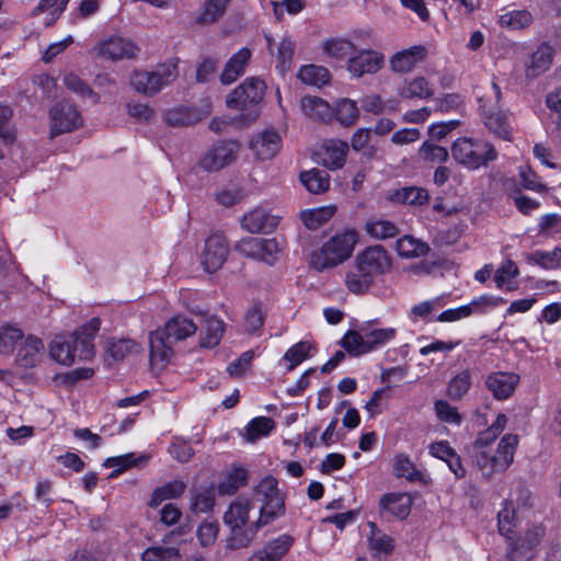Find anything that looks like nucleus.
<instances>
[{
  "mask_svg": "<svg viewBox=\"0 0 561 561\" xmlns=\"http://www.w3.org/2000/svg\"><path fill=\"white\" fill-rule=\"evenodd\" d=\"M44 343L34 335L25 339L16 354V363L24 368H33L38 365L43 358Z\"/></svg>",
  "mask_w": 561,
  "mask_h": 561,
  "instance_id": "b1692460",
  "label": "nucleus"
},
{
  "mask_svg": "<svg viewBox=\"0 0 561 561\" xmlns=\"http://www.w3.org/2000/svg\"><path fill=\"white\" fill-rule=\"evenodd\" d=\"M355 264L371 278L383 275L390 270L391 259L381 245H371L357 254Z\"/></svg>",
  "mask_w": 561,
  "mask_h": 561,
  "instance_id": "ddd939ff",
  "label": "nucleus"
},
{
  "mask_svg": "<svg viewBox=\"0 0 561 561\" xmlns=\"http://www.w3.org/2000/svg\"><path fill=\"white\" fill-rule=\"evenodd\" d=\"M239 148L237 141H219L205 153L199 165L208 172H217L237 159Z\"/></svg>",
  "mask_w": 561,
  "mask_h": 561,
  "instance_id": "4468645a",
  "label": "nucleus"
},
{
  "mask_svg": "<svg viewBox=\"0 0 561 561\" xmlns=\"http://www.w3.org/2000/svg\"><path fill=\"white\" fill-rule=\"evenodd\" d=\"M180 557L179 549L174 547H150L142 554V561H172Z\"/></svg>",
  "mask_w": 561,
  "mask_h": 561,
  "instance_id": "864d4df0",
  "label": "nucleus"
},
{
  "mask_svg": "<svg viewBox=\"0 0 561 561\" xmlns=\"http://www.w3.org/2000/svg\"><path fill=\"white\" fill-rule=\"evenodd\" d=\"M253 358V351L242 353L234 362L228 365V374L232 377H242L250 369Z\"/></svg>",
  "mask_w": 561,
  "mask_h": 561,
  "instance_id": "69168bd1",
  "label": "nucleus"
},
{
  "mask_svg": "<svg viewBox=\"0 0 561 561\" xmlns=\"http://www.w3.org/2000/svg\"><path fill=\"white\" fill-rule=\"evenodd\" d=\"M253 496L260 503L259 513H261L268 523L285 514V502L278 488V481L266 476L253 489Z\"/></svg>",
  "mask_w": 561,
  "mask_h": 561,
  "instance_id": "9d476101",
  "label": "nucleus"
},
{
  "mask_svg": "<svg viewBox=\"0 0 561 561\" xmlns=\"http://www.w3.org/2000/svg\"><path fill=\"white\" fill-rule=\"evenodd\" d=\"M519 375L512 371H493L485 377L484 386L496 400H506L519 383Z\"/></svg>",
  "mask_w": 561,
  "mask_h": 561,
  "instance_id": "f3484780",
  "label": "nucleus"
},
{
  "mask_svg": "<svg viewBox=\"0 0 561 561\" xmlns=\"http://www.w3.org/2000/svg\"><path fill=\"white\" fill-rule=\"evenodd\" d=\"M393 474L397 478H404L410 482L423 481V473L415 467L409 456L398 454L393 458Z\"/></svg>",
  "mask_w": 561,
  "mask_h": 561,
  "instance_id": "c756f323",
  "label": "nucleus"
},
{
  "mask_svg": "<svg viewBox=\"0 0 561 561\" xmlns=\"http://www.w3.org/2000/svg\"><path fill=\"white\" fill-rule=\"evenodd\" d=\"M533 22V15L527 10H513L504 12L499 18L502 27L517 31L528 27Z\"/></svg>",
  "mask_w": 561,
  "mask_h": 561,
  "instance_id": "c9c22d12",
  "label": "nucleus"
},
{
  "mask_svg": "<svg viewBox=\"0 0 561 561\" xmlns=\"http://www.w3.org/2000/svg\"><path fill=\"white\" fill-rule=\"evenodd\" d=\"M224 322L216 317H207L201 329V346L213 348L217 346L224 335Z\"/></svg>",
  "mask_w": 561,
  "mask_h": 561,
  "instance_id": "bb28decb",
  "label": "nucleus"
},
{
  "mask_svg": "<svg viewBox=\"0 0 561 561\" xmlns=\"http://www.w3.org/2000/svg\"><path fill=\"white\" fill-rule=\"evenodd\" d=\"M357 242V234L353 230H346L329 239L320 249L311 255L310 265L321 272L332 268L347 260Z\"/></svg>",
  "mask_w": 561,
  "mask_h": 561,
  "instance_id": "423d86ee",
  "label": "nucleus"
},
{
  "mask_svg": "<svg viewBox=\"0 0 561 561\" xmlns=\"http://www.w3.org/2000/svg\"><path fill=\"white\" fill-rule=\"evenodd\" d=\"M358 118V108L356 102L350 99H343L336 105V119L344 126L353 125Z\"/></svg>",
  "mask_w": 561,
  "mask_h": 561,
  "instance_id": "8fccbe9b",
  "label": "nucleus"
},
{
  "mask_svg": "<svg viewBox=\"0 0 561 561\" xmlns=\"http://www.w3.org/2000/svg\"><path fill=\"white\" fill-rule=\"evenodd\" d=\"M295 44L290 38H283L277 49V69L280 73H285L290 68V61L294 56Z\"/></svg>",
  "mask_w": 561,
  "mask_h": 561,
  "instance_id": "13d9d810",
  "label": "nucleus"
},
{
  "mask_svg": "<svg viewBox=\"0 0 561 561\" xmlns=\"http://www.w3.org/2000/svg\"><path fill=\"white\" fill-rule=\"evenodd\" d=\"M265 90L263 80L255 77L248 78L227 95L226 105L242 112V118L254 121L259 116L257 106L264 98Z\"/></svg>",
  "mask_w": 561,
  "mask_h": 561,
  "instance_id": "0eeeda50",
  "label": "nucleus"
},
{
  "mask_svg": "<svg viewBox=\"0 0 561 561\" xmlns=\"http://www.w3.org/2000/svg\"><path fill=\"white\" fill-rule=\"evenodd\" d=\"M529 260L545 268H556L561 262V249L554 248L552 251H535L529 255Z\"/></svg>",
  "mask_w": 561,
  "mask_h": 561,
  "instance_id": "5fc2aeb1",
  "label": "nucleus"
},
{
  "mask_svg": "<svg viewBox=\"0 0 561 561\" xmlns=\"http://www.w3.org/2000/svg\"><path fill=\"white\" fill-rule=\"evenodd\" d=\"M348 144L340 139H327L318 152L320 163L330 170H339L345 164Z\"/></svg>",
  "mask_w": 561,
  "mask_h": 561,
  "instance_id": "6ab92c4d",
  "label": "nucleus"
},
{
  "mask_svg": "<svg viewBox=\"0 0 561 561\" xmlns=\"http://www.w3.org/2000/svg\"><path fill=\"white\" fill-rule=\"evenodd\" d=\"M375 279L367 273L363 272L356 264L354 268L347 272L345 276V285L347 289L356 295L365 294L373 286Z\"/></svg>",
  "mask_w": 561,
  "mask_h": 561,
  "instance_id": "7c9ffc66",
  "label": "nucleus"
},
{
  "mask_svg": "<svg viewBox=\"0 0 561 561\" xmlns=\"http://www.w3.org/2000/svg\"><path fill=\"white\" fill-rule=\"evenodd\" d=\"M399 94L405 99H428L433 95V90L424 77H416L405 82L400 88Z\"/></svg>",
  "mask_w": 561,
  "mask_h": 561,
  "instance_id": "4c0bfd02",
  "label": "nucleus"
},
{
  "mask_svg": "<svg viewBox=\"0 0 561 561\" xmlns=\"http://www.w3.org/2000/svg\"><path fill=\"white\" fill-rule=\"evenodd\" d=\"M427 49L423 45L412 46L398 51L390 60L391 69L396 72H409L426 57Z\"/></svg>",
  "mask_w": 561,
  "mask_h": 561,
  "instance_id": "393cba45",
  "label": "nucleus"
},
{
  "mask_svg": "<svg viewBox=\"0 0 561 561\" xmlns=\"http://www.w3.org/2000/svg\"><path fill=\"white\" fill-rule=\"evenodd\" d=\"M423 160L428 162H445L448 159V151L445 147L431 141H425L420 148Z\"/></svg>",
  "mask_w": 561,
  "mask_h": 561,
  "instance_id": "bf43d9fd",
  "label": "nucleus"
},
{
  "mask_svg": "<svg viewBox=\"0 0 561 561\" xmlns=\"http://www.w3.org/2000/svg\"><path fill=\"white\" fill-rule=\"evenodd\" d=\"M394 199L412 206H421L427 203L428 193L422 187H403L394 194Z\"/></svg>",
  "mask_w": 561,
  "mask_h": 561,
  "instance_id": "de8ad7c7",
  "label": "nucleus"
},
{
  "mask_svg": "<svg viewBox=\"0 0 561 561\" xmlns=\"http://www.w3.org/2000/svg\"><path fill=\"white\" fill-rule=\"evenodd\" d=\"M178 77L176 65L163 64L153 71H135L130 79L133 88L146 95H154Z\"/></svg>",
  "mask_w": 561,
  "mask_h": 561,
  "instance_id": "9b49d317",
  "label": "nucleus"
},
{
  "mask_svg": "<svg viewBox=\"0 0 561 561\" xmlns=\"http://www.w3.org/2000/svg\"><path fill=\"white\" fill-rule=\"evenodd\" d=\"M454 159L468 169L476 170L486 165L497 157V151L488 141L472 138H458L451 147Z\"/></svg>",
  "mask_w": 561,
  "mask_h": 561,
  "instance_id": "1a4fd4ad",
  "label": "nucleus"
},
{
  "mask_svg": "<svg viewBox=\"0 0 561 561\" xmlns=\"http://www.w3.org/2000/svg\"><path fill=\"white\" fill-rule=\"evenodd\" d=\"M219 524L216 520H206L197 529V537L202 546H211L218 536Z\"/></svg>",
  "mask_w": 561,
  "mask_h": 561,
  "instance_id": "0e129e2a",
  "label": "nucleus"
},
{
  "mask_svg": "<svg viewBox=\"0 0 561 561\" xmlns=\"http://www.w3.org/2000/svg\"><path fill=\"white\" fill-rule=\"evenodd\" d=\"M253 502L245 496L236 497L227 507L222 522L229 529L225 548L228 551L247 549L254 541L259 530L270 523L261 513L256 519H251Z\"/></svg>",
  "mask_w": 561,
  "mask_h": 561,
  "instance_id": "f257e3e1",
  "label": "nucleus"
},
{
  "mask_svg": "<svg viewBox=\"0 0 561 561\" xmlns=\"http://www.w3.org/2000/svg\"><path fill=\"white\" fill-rule=\"evenodd\" d=\"M229 247L226 238L220 233H214L205 240L201 254V263L208 273L218 271L227 260Z\"/></svg>",
  "mask_w": 561,
  "mask_h": 561,
  "instance_id": "2eb2a0df",
  "label": "nucleus"
},
{
  "mask_svg": "<svg viewBox=\"0 0 561 561\" xmlns=\"http://www.w3.org/2000/svg\"><path fill=\"white\" fill-rule=\"evenodd\" d=\"M248 482V471L244 468L237 467L230 470L218 485L220 494L231 495L234 494L241 486Z\"/></svg>",
  "mask_w": 561,
  "mask_h": 561,
  "instance_id": "a19ab883",
  "label": "nucleus"
},
{
  "mask_svg": "<svg viewBox=\"0 0 561 561\" xmlns=\"http://www.w3.org/2000/svg\"><path fill=\"white\" fill-rule=\"evenodd\" d=\"M107 351L114 359L121 360L128 354L139 352V345L135 341L122 339L111 342Z\"/></svg>",
  "mask_w": 561,
  "mask_h": 561,
  "instance_id": "4d7b16f0",
  "label": "nucleus"
},
{
  "mask_svg": "<svg viewBox=\"0 0 561 561\" xmlns=\"http://www.w3.org/2000/svg\"><path fill=\"white\" fill-rule=\"evenodd\" d=\"M552 62V50L549 45H540L530 56V60L526 66V76L536 78L546 72Z\"/></svg>",
  "mask_w": 561,
  "mask_h": 561,
  "instance_id": "a878e982",
  "label": "nucleus"
},
{
  "mask_svg": "<svg viewBox=\"0 0 561 561\" xmlns=\"http://www.w3.org/2000/svg\"><path fill=\"white\" fill-rule=\"evenodd\" d=\"M282 147V139L275 130H264L250 141V148L261 160L274 158Z\"/></svg>",
  "mask_w": 561,
  "mask_h": 561,
  "instance_id": "412c9836",
  "label": "nucleus"
},
{
  "mask_svg": "<svg viewBox=\"0 0 561 561\" xmlns=\"http://www.w3.org/2000/svg\"><path fill=\"white\" fill-rule=\"evenodd\" d=\"M229 0H206L196 22L209 25L217 22L226 12Z\"/></svg>",
  "mask_w": 561,
  "mask_h": 561,
  "instance_id": "72a5a7b5",
  "label": "nucleus"
},
{
  "mask_svg": "<svg viewBox=\"0 0 561 561\" xmlns=\"http://www.w3.org/2000/svg\"><path fill=\"white\" fill-rule=\"evenodd\" d=\"M305 187L313 194L325 192L330 186V176L327 171L312 169L300 174Z\"/></svg>",
  "mask_w": 561,
  "mask_h": 561,
  "instance_id": "c85d7f7f",
  "label": "nucleus"
},
{
  "mask_svg": "<svg viewBox=\"0 0 561 561\" xmlns=\"http://www.w3.org/2000/svg\"><path fill=\"white\" fill-rule=\"evenodd\" d=\"M520 185L530 191L541 192L546 188L545 184L539 180L538 175L528 165L518 168Z\"/></svg>",
  "mask_w": 561,
  "mask_h": 561,
  "instance_id": "e2e57ef3",
  "label": "nucleus"
},
{
  "mask_svg": "<svg viewBox=\"0 0 561 561\" xmlns=\"http://www.w3.org/2000/svg\"><path fill=\"white\" fill-rule=\"evenodd\" d=\"M517 444L516 435L506 434L500 440L495 453H491L490 448L473 450V461L486 477L494 472H503L512 463Z\"/></svg>",
  "mask_w": 561,
  "mask_h": 561,
  "instance_id": "6e6552de",
  "label": "nucleus"
},
{
  "mask_svg": "<svg viewBox=\"0 0 561 561\" xmlns=\"http://www.w3.org/2000/svg\"><path fill=\"white\" fill-rule=\"evenodd\" d=\"M298 78L310 85H322L330 81V72L322 66L307 65L300 68Z\"/></svg>",
  "mask_w": 561,
  "mask_h": 561,
  "instance_id": "37998d69",
  "label": "nucleus"
},
{
  "mask_svg": "<svg viewBox=\"0 0 561 561\" xmlns=\"http://www.w3.org/2000/svg\"><path fill=\"white\" fill-rule=\"evenodd\" d=\"M101 321L92 318L72 334L57 335L49 344V356L64 366H71L79 360H90L94 356L93 340L100 331Z\"/></svg>",
  "mask_w": 561,
  "mask_h": 561,
  "instance_id": "f03ea898",
  "label": "nucleus"
},
{
  "mask_svg": "<svg viewBox=\"0 0 561 561\" xmlns=\"http://www.w3.org/2000/svg\"><path fill=\"white\" fill-rule=\"evenodd\" d=\"M365 230L371 238L377 240L394 238L400 232L396 224L386 219L368 221L365 226Z\"/></svg>",
  "mask_w": 561,
  "mask_h": 561,
  "instance_id": "ea45409f",
  "label": "nucleus"
},
{
  "mask_svg": "<svg viewBox=\"0 0 561 561\" xmlns=\"http://www.w3.org/2000/svg\"><path fill=\"white\" fill-rule=\"evenodd\" d=\"M94 49L98 56L112 60L133 58L139 51V47L133 41L122 36H111L101 42Z\"/></svg>",
  "mask_w": 561,
  "mask_h": 561,
  "instance_id": "dca6fc26",
  "label": "nucleus"
},
{
  "mask_svg": "<svg viewBox=\"0 0 561 561\" xmlns=\"http://www.w3.org/2000/svg\"><path fill=\"white\" fill-rule=\"evenodd\" d=\"M471 374L468 369L460 371L448 383L447 394L453 400L461 399L470 389Z\"/></svg>",
  "mask_w": 561,
  "mask_h": 561,
  "instance_id": "a18cd8bd",
  "label": "nucleus"
},
{
  "mask_svg": "<svg viewBox=\"0 0 561 561\" xmlns=\"http://www.w3.org/2000/svg\"><path fill=\"white\" fill-rule=\"evenodd\" d=\"M396 250L401 257L414 259L426 255L430 251V245L426 242L407 234L397 241Z\"/></svg>",
  "mask_w": 561,
  "mask_h": 561,
  "instance_id": "cd10ccee",
  "label": "nucleus"
},
{
  "mask_svg": "<svg viewBox=\"0 0 561 561\" xmlns=\"http://www.w3.org/2000/svg\"><path fill=\"white\" fill-rule=\"evenodd\" d=\"M322 48L328 56L336 59H344L356 50L355 45L351 41L342 37H333L324 41Z\"/></svg>",
  "mask_w": 561,
  "mask_h": 561,
  "instance_id": "e433bc0d",
  "label": "nucleus"
},
{
  "mask_svg": "<svg viewBox=\"0 0 561 561\" xmlns=\"http://www.w3.org/2000/svg\"><path fill=\"white\" fill-rule=\"evenodd\" d=\"M197 325L184 316H174L162 328L150 333V362L163 368L173 355V344L195 334Z\"/></svg>",
  "mask_w": 561,
  "mask_h": 561,
  "instance_id": "7ed1b4c3",
  "label": "nucleus"
},
{
  "mask_svg": "<svg viewBox=\"0 0 561 561\" xmlns=\"http://www.w3.org/2000/svg\"><path fill=\"white\" fill-rule=\"evenodd\" d=\"M369 526L371 528V534L368 538L369 548L376 556H387L392 552L394 548V541L393 539L377 529L376 525L374 523H369Z\"/></svg>",
  "mask_w": 561,
  "mask_h": 561,
  "instance_id": "79ce46f5",
  "label": "nucleus"
},
{
  "mask_svg": "<svg viewBox=\"0 0 561 561\" xmlns=\"http://www.w3.org/2000/svg\"><path fill=\"white\" fill-rule=\"evenodd\" d=\"M49 137L53 139L59 135L71 133L83 124L82 116L77 106L68 101H59L48 111Z\"/></svg>",
  "mask_w": 561,
  "mask_h": 561,
  "instance_id": "f8f14e48",
  "label": "nucleus"
},
{
  "mask_svg": "<svg viewBox=\"0 0 561 561\" xmlns=\"http://www.w3.org/2000/svg\"><path fill=\"white\" fill-rule=\"evenodd\" d=\"M304 114L312 119H325L332 114L330 105L318 96H305L300 102Z\"/></svg>",
  "mask_w": 561,
  "mask_h": 561,
  "instance_id": "2f4dec72",
  "label": "nucleus"
},
{
  "mask_svg": "<svg viewBox=\"0 0 561 561\" xmlns=\"http://www.w3.org/2000/svg\"><path fill=\"white\" fill-rule=\"evenodd\" d=\"M255 260L273 265L279 257L282 249L276 239H261L260 250Z\"/></svg>",
  "mask_w": 561,
  "mask_h": 561,
  "instance_id": "603ef678",
  "label": "nucleus"
},
{
  "mask_svg": "<svg viewBox=\"0 0 561 561\" xmlns=\"http://www.w3.org/2000/svg\"><path fill=\"white\" fill-rule=\"evenodd\" d=\"M251 57L252 51L247 47H242L233 54L226 62L225 68L219 76L220 82L225 85L233 83L245 72V68L250 62Z\"/></svg>",
  "mask_w": 561,
  "mask_h": 561,
  "instance_id": "5701e85b",
  "label": "nucleus"
},
{
  "mask_svg": "<svg viewBox=\"0 0 561 561\" xmlns=\"http://www.w3.org/2000/svg\"><path fill=\"white\" fill-rule=\"evenodd\" d=\"M396 336L397 329L380 328L377 321H367L356 330H348L340 344L350 355L360 356L385 346Z\"/></svg>",
  "mask_w": 561,
  "mask_h": 561,
  "instance_id": "20e7f679",
  "label": "nucleus"
},
{
  "mask_svg": "<svg viewBox=\"0 0 561 561\" xmlns=\"http://www.w3.org/2000/svg\"><path fill=\"white\" fill-rule=\"evenodd\" d=\"M502 91L495 81L491 82L490 90L479 99L480 112L484 126L503 140H512V128L508 113L502 110Z\"/></svg>",
  "mask_w": 561,
  "mask_h": 561,
  "instance_id": "39448f33",
  "label": "nucleus"
},
{
  "mask_svg": "<svg viewBox=\"0 0 561 561\" xmlns=\"http://www.w3.org/2000/svg\"><path fill=\"white\" fill-rule=\"evenodd\" d=\"M142 460H145V457L137 458L135 454L130 453L117 457H110L105 459L103 466L106 468H115L108 476V478L113 479L119 476L122 472L128 470L129 468L136 467L138 462Z\"/></svg>",
  "mask_w": 561,
  "mask_h": 561,
  "instance_id": "c03bdc74",
  "label": "nucleus"
},
{
  "mask_svg": "<svg viewBox=\"0 0 561 561\" xmlns=\"http://www.w3.org/2000/svg\"><path fill=\"white\" fill-rule=\"evenodd\" d=\"M507 423L505 414H499L496 420L490 427L481 432L473 443V450L476 449H489L490 445L497 438V436L504 431Z\"/></svg>",
  "mask_w": 561,
  "mask_h": 561,
  "instance_id": "473e14b6",
  "label": "nucleus"
},
{
  "mask_svg": "<svg viewBox=\"0 0 561 561\" xmlns=\"http://www.w3.org/2000/svg\"><path fill=\"white\" fill-rule=\"evenodd\" d=\"M534 550L518 538L510 542L506 557L511 561H530L534 558Z\"/></svg>",
  "mask_w": 561,
  "mask_h": 561,
  "instance_id": "680f3d73",
  "label": "nucleus"
},
{
  "mask_svg": "<svg viewBox=\"0 0 561 561\" xmlns=\"http://www.w3.org/2000/svg\"><path fill=\"white\" fill-rule=\"evenodd\" d=\"M23 337V332L11 325L0 328V354L9 355L13 352L14 345Z\"/></svg>",
  "mask_w": 561,
  "mask_h": 561,
  "instance_id": "3c124183",
  "label": "nucleus"
},
{
  "mask_svg": "<svg viewBox=\"0 0 561 561\" xmlns=\"http://www.w3.org/2000/svg\"><path fill=\"white\" fill-rule=\"evenodd\" d=\"M265 313L260 304L251 307L244 317V327L247 332L256 333L264 324Z\"/></svg>",
  "mask_w": 561,
  "mask_h": 561,
  "instance_id": "052dcab7",
  "label": "nucleus"
},
{
  "mask_svg": "<svg viewBox=\"0 0 561 561\" xmlns=\"http://www.w3.org/2000/svg\"><path fill=\"white\" fill-rule=\"evenodd\" d=\"M311 345L308 342L301 341L293 345L284 355V360L289 362L288 370H293L296 366L302 363L309 355Z\"/></svg>",
  "mask_w": 561,
  "mask_h": 561,
  "instance_id": "6e6d98bb",
  "label": "nucleus"
},
{
  "mask_svg": "<svg viewBox=\"0 0 561 561\" xmlns=\"http://www.w3.org/2000/svg\"><path fill=\"white\" fill-rule=\"evenodd\" d=\"M335 214V206H324L314 209L302 210L300 218L310 230H317L329 221Z\"/></svg>",
  "mask_w": 561,
  "mask_h": 561,
  "instance_id": "f704fd0d",
  "label": "nucleus"
},
{
  "mask_svg": "<svg viewBox=\"0 0 561 561\" xmlns=\"http://www.w3.org/2000/svg\"><path fill=\"white\" fill-rule=\"evenodd\" d=\"M294 542L289 535H282L276 539L268 541L263 550L267 553L271 561H279L291 548Z\"/></svg>",
  "mask_w": 561,
  "mask_h": 561,
  "instance_id": "49530a36",
  "label": "nucleus"
},
{
  "mask_svg": "<svg viewBox=\"0 0 561 561\" xmlns=\"http://www.w3.org/2000/svg\"><path fill=\"white\" fill-rule=\"evenodd\" d=\"M215 505V496L213 491L205 490L194 496V500L191 504V510L194 513H207Z\"/></svg>",
  "mask_w": 561,
  "mask_h": 561,
  "instance_id": "774afa93",
  "label": "nucleus"
},
{
  "mask_svg": "<svg viewBox=\"0 0 561 561\" xmlns=\"http://www.w3.org/2000/svg\"><path fill=\"white\" fill-rule=\"evenodd\" d=\"M383 65V56L374 50H359L357 55L347 60L346 68L355 78L366 73H376Z\"/></svg>",
  "mask_w": 561,
  "mask_h": 561,
  "instance_id": "a211bd4d",
  "label": "nucleus"
},
{
  "mask_svg": "<svg viewBox=\"0 0 561 561\" xmlns=\"http://www.w3.org/2000/svg\"><path fill=\"white\" fill-rule=\"evenodd\" d=\"M413 504L409 493H388L379 502L380 514L389 513L399 519H405Z\"/></svg>",
  "mask_w": 561,
  "mask_h": 561,
  "instance_id": "4be33fe9",
  "label": "nucleus"
},
{
  "mask_svg": "<svg viewBox=\"0 0 561 561\" xmlns=\"http://www.w3.org/2000/svg\"><path fill=\"white\" fill-rule=\"evenodd\" d=\"M278 218L264 208H255L241 219V226L251 233H270L276 229Z\"/></svg>",
  "mask_w": 561,
  "mask_h": 561,
  "instance_id": "aec40b11",
  "label": "nucleus"
},
{
  "mask_svg": "<svg viewBox=\"0 0 561 561\" xmlns=\"http://www.w3.org/2000/svg\"><path fill=\"white\" fill-rule=\"evenodd\" d=\"M504 302H505V300L501 297L482 295V296L473 299L467 306L470 308L471 314H472V313H477V312L482 313L485 310H488L490 308H495Z\"/></svg>",
  "mask_w": 561,
  "mask_h": 561,
  "instance_id": "338daca9",
  "label": "nucleus"
},
{
  "mask_svg": "<svg viewBox=\"0 0 561 561\" xmlns=\"http://www.w3.org/2000/svg\"><path fill=\"white\" fill-rule=\"evenodd\" d=\"M185 483L180 480H174L157 488L151 495L149 505L158 507L163 501L180 496L185 491Z\"/></svg>",
  "mask_w": 561,
  "mask_h": 561,
  "instance_id": "58836bf2",
  "label": "nucleus"
},
{
  "mask_svg": "<svg viewBox=\"0 0 561 561\" xmlns=\"http://www.w3.org/2000/svg\"><path fill=\"white\" fill-rule=\"evenodd\" d=\"M274 426L275 422L271 417H255L247 426V438L250 442H254L262 436L268 435Z\"/></svg>",
  "mask_w": 561,
  "mask_h": 561,
  "instance_id": "09e8293b",
  "label": "nucleus"
}]
</instances>
